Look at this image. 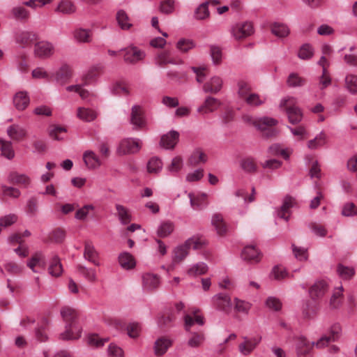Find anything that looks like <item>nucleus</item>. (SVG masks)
I'll list each match as a JSON object with an SVG mask.
<instances>
[{"label":"nucleus","instance_id":"nucleus-1","mask_svg":"<svg viewBox=\"0 0 357 357\" xmlns=\"http://www.w3.org/2000/svg\"><path fill=\"white\" fill-rule=\"evenodd\" d=\"M342 328L339 324H335L331 326L329 330V334L323 335L317 342L311 344L304 337H299L296 340V350L298 355H305L308 354L313 345L317 348H323L328 345L331 342L336 341L340 335Z\"/></svg>","mask_w":357,"mask_h":357},{"label":"nucleus","instance_id":"nucleus-2","mask_svg":"<svg viewBox=\"0 0 357 357\" xmlns=\"http://www.w3.org/2000/svg\"><path fill=\"white\" fill-rule=\"evenodd\" d=\"M61 315L65 322V331L60 334V339L70 340L79 338L82 328L78 323L77 311L72 307L65 306L61 310Z\"/></svg>","mask_w":357,"mask_h":357},{"label":"nucleus","instance_id":"nucleus-3","mask_svg":"<svg viewBox=\"0 0 357 357\" xmlns=\"http://www.w3.org/2000/svg\"><path fill=\"white\" fill-rule=\"evenodd\" d=\"M295 103L296 100L293 97L284 98L280 103V107L285 109L289 121L292 124L299 123L303 118L301 109L295 106Z\"/></svg>","mask_w":357,"mask_h":357},{"label":"nucleus","instance_id":"nucleus-4","mask_svg":"<svg viewBox=\"0 0 357 357\" xmlns=\"http://www.w3.org/2000/svg\"><path fill=\"white\" fill-rule=\"evenodd\" d=\"M141 149V141L137 138H126L122 139L116 149L119 155H130L139 152Z\"/></svg>","mask_w":357,"mask_h":357},{"label":"nucleus","instance_id":"nucleus-5","mask_svg":"<svg viewBox=\"0 0 357 357\" xmlns=\"http://www.w3.org/2000/svg\"><path fill=\"white\" fill-rule=\"evenodd\" d=\"M254 32L253 25L250 22H239L234 25L231 33L236 40H243Z\"/></svg>","mask_w":357,"mask_h":357},{"label":"nucleus","instance_id":"nucleus-6","mask_svg":"<svg viewBox=\"0 0 357 357\" xmlns=\"http://www.w3.org/2000/svg\"><path fill=\"white\" fill-rule=\"evenodd\" d=\"M121 51L125 52V54L123 56L124 61L130 64H135L137 62L142 61L146 56V53L135 46H130L125 49H122Z\"/></svg>","mask_w":357,"mask_h":357},{"label":"nucleus","instance_id":"nucleus-7","mask_svg":"<svg viewBox=\"0 0 357 357\" xmlns=\"http://www.w3.org/2000/svg\"><path fill=\"white\" fill-rule=\"evenodd\" d=\"M215 307L226 314H229L232 308V303L229 295L220 293L213 297Z\"/></svg>","mask_w":357,"mask_h":357},{"label":"nucleus","instance_id":"nucleus-8","mask_svg":"<svg viewBox=\"0 0 357 357\" xmlns=\"http://www.w3.org/2000/svg\"><path fill=\"white\" fill-rule=\"evenodd\" d=\"M54 53V46L48 41H40L34 45V54L40 59H47Z\"/></svg>","mask_w":357,"mask_h":357},{"label":"nucleus","instance_id":"nucleus-9","mask_svg":"<svg viewBox=\"0 0 357 357\" xmlns=\"http://www.w3.org/2000/svg\"><path fill=\"white\" fill-rule=\"evenodd\" d=\"M130 123L135 126V129H142L146 126V120L143 116L140 106L134 105L131 109Z\"/></svg>","mask_w":357,"mask_h":357},{"label":"nucleus","instance_id":"nucleus-10","mask_svg":"<svg viewBox=\"0 0 357 357\" xmlns=\"http://www.w3.org/2000/svg\"><path fill=\"white\" fill-rule=\"evenodd\" d=\"M261 337L248 338L243 337V342L238 346L239 351L245 356L249 355L261 342Z\"/></svg>","mask_w":357,"mask_h":357},{"label":"nucleus","instance_id":"nucleus-11","mask_svg":"<svg viewBox=\"0 0 357 357\" xmlns=\"http://www.w3.org/2000/svg\"><path fill=\"white\" fill-rule=\"evenodd\" d=\"M243 120L245 123L252 125L258 128H263L264 125H276L278 121L271 117H263L260 119H254L249 115H244Z\"/></svg>","mask_w":357,"mask_h":357},{"label":"nucleus","instance_id":"nucleus-12","mask_svg":"<svg viewBox=\"0 0 357 357\" xmlns=\"http://www.w3.org/2000/svg\"><path fill=\"white\" fill-rule=\"evenodd\" d=\"M155 64L159 67L164 68L167 64L176 65L180 62H177L172 56L169 50H164L159 52L154 59Z\"/></svg>","mask_w":357,"mask_h":357},{"label":"nucleus","instance_id":"nucleus-13","mask_svg":"<svg viewBox=\"0 0 357 357\" xmlns=\"http://www.w3.org/2000/svg\"><path fill=\"white\" fill-rule=\"evenodd\" d=\"M179 133L176 130H171L163 135L160 139V146L166 149H173L178 142Z\"/></svg>","mask_w":357,"mask_h":357},{"label":"nucleus","instance_id":"nucleus-14","mask_svg":"<svg viewBox=\"0 0 357 357\" xmlns=\"http://www.w3.org/2000/svg\"><path fill=\"white\" fill-rule=\"evenodd\" d=\"M221 105L220 101L212 96H208L203 104L197 108V112L202 114L213 112Z\"/></svg>","mask_w":357,"mask_h":357},{"label":"nucleus","instance_id":"nucleus-15","mask_svg":"<svg viewBox=\"0 0 357 357\" xmlns=\"http://www.w3.org/2000/svg\"><path fill=\"white\" fill-rule=\"evenodd\" d=\"M10 17L22 22H26L30 17V12L24 7L20 5L13 7L10 10Z\"/></svg>","mask_w":357,"mask_h":357},{"label":"nucleus","instance_id":"nucleus-16","mask_svg":"<svg viewBox=\"0 0 357 357\" xmlns=\"http://www.w3.org/2000/svg\"><path fill=\"white\" fill-rule=\"evenodd\" d=\"M296 204L295 199L291 196L287 195L284 200L282 205L278 211V215L282 219L287 221L289 218V210Z\"/></svg>","mask_w":357,"mask_h":357},{"label":"nucleus","instance_id":"nucleus-17","mask_svg":"<svg viewBox=\"0 0 357 357\" xmlns=\"http://www.w3.org/2000/svg\"><path fill=\"white\" fill-rule=\"evenodd\" d=\"M241 257L243 260L250 262L257 263L260 261V253L254 245L245 246L242 252Z\"/></svg>","mask_w":357,"mask_h":357},{"label":"nucleus","instance_id":"nucleus-18","mask_svg":"<svg viewBox=\"0 0 357 357\" xmlns=\"http://www.w3.org/2000/svg\"><path fill=\"white\" fill-rule=\"evenodd\" d=\"M142 284L146 290H153L158 287L160 284V278L156 274L150 273H144L142 275Z\"/></svg>","mask_w":357,"mask_h":357},{"label":"nucleus","instance_id":"nucleus-19","mask_svg":"<svg viewBox=\"0 0 357 357\" xmlns=\"http://www.w3.org/2000/svg\"><path fill=\"white\" fill-rule=\"evenodd\" d=\"M328 290V284L324 280L316 282L310 289V295L312 299L320 298Z\"/></svg>","mask_w":357,"mask_h":357},{"label":"nucleus","instance_id":"nucleus-20","mask_svg":"<svg viewBox=\"0 0 357 357\" xmlns=\"http://www.w3.org/2000/svg\"><path fill=\"white\" fill-rule=\"evenodd\" d=\"M222 80L220 77L214 76L203 85V91L205 93L213 94L218 93L222 89Z\"/></svg>","mask_w":357,"mask_h":357},{"label":"nucleus","instance_id":"nucleus-21","mask_svg":"<svg viewBox=\"0 0 357 357\" xmlns=\"http://www.w3.org/2000/svg\"><path fill=\"white\" fill-rule=\"evenodd\" d=\"M8 135L13 140L20 141L26 137V130L17 124H13L7 129Z\"/></svg>","mask_w":357,"mask_h":357},{"label":"nucleus","instance_id":"nucleus-22","mask_svg":"<svg viewBox=\"0 0 357 357\" xmlns=\"http://www.w3.org/2000/svg\"><path fill=\"white\" fill-rule=\"evenodd\" d=\"M98 254L96 250L91 242L86 241L84 243V257L85 259L91 262L96 266H99L100 264L98 261Z\"/></svg>","mask_w":357,"mask_h":357},{"label":"nucleus","instance_id":"nucleus-23","mask_svg":"<svg viewBox=\"0 0 357 357\" xmlns=\"http://www.w3.org/2000/svg\"><path fill=\"white\" fill-rule=\"evenodd\" d=\"M83 160L89 169H94L101 165V161L98 155L92 151H86L83 154Z\"/></svg>","mask_w":357,"mask_h":357},{"label":"nucleus","instance_id":"nucleus-24","mask_svg":"<svg viewBox=\"0 0 357 357\" xmlns=\"http://www.w3.org/2000/svg\"><path fill=\"white\" fill-rule=\"evenodd\" d=\"M38 39V35L33 31H22L16 37V42L23 47L31 45Z\"/></svg>","mask_w":357,"mask_h":357},{"label":"nucleus","instance_id":"nucleus-25","mask_svg":"<svg viewBox=\"0 0 357 357\" xmlns=\"http://www.w3.org/2000/svg\"><path fill=\"white\" fill-rule=\"evenodd\" d=\"M29 97L25 91L17 92L13 97V103L18 110L25 109L29 104Z\"/></svg>","mask_w":357,"mask_h":357},{"label":"nucleus","instance_id":"nucleus-26","mask_svg":"<svg viewBox=\"0 0 357 357\" xmlns=\"http://www.w3.org/2000/svg\"><path fill=\"white\" fill-rule=\"evenodd\" d=\"M27 266L33 272H38L35 270L36 266L45 269L46 266L45 256L41 252L35 253L27 262Z\"/></svg>","mask_w":357,"mask_h":357},{"label":"nucleus","instance_id":"nucleus-27","mask_svg":"<svg viewBox=\"0 0 357 357\" xmlns=\"http://www.w3.org/2000/svg\"><path fill=\"white\" fill-rule=\"evenodd\" d=\"M116 215L122 225H128L132 220V216L129 210L124 206L116 204L115 205Z\"/></svg>","mask_w":357,"mask_h":357},{"label":"nucleus","instance_id":"nucleus-28","mask_svg":"<svg viewBox=\"0 0 357 357\" xmlns=\"http://www.w3.org/2000/svg\"><path fill=\"white\" fill-rule=\"evenodd\" d=\"M49 273L53 277H59L63 272V267L58 256L54 255L50 261Z\"/></svg>","mask_w":357,"mask_h":357},{"label":"nucleus","instance_id":"nucleus-29","mask_svg":"<svg viewBox=\"0 0 357 357\" xmlns=\"http://www.w3.org/2000/svg\"><path fill=\"white\" fill-rule=\"evenodd\" d=\"M207 161V155L200 149H195L188 159V163L192 166H197Z\"/></svg>","mask_w":357,"mask_h":357},{"label":"nucleus","instance_id":"nucleus-30","mask_svg":"<svg viewBox=\"0 0 357 357\" xmlns=\"http://www.w3.org/2000/svg\"><path fill=\"white\" fill-rule=\"evenodd\" d=\"M172 345V341L165 337H161L155 342V354L157 356L163 355L168 348Z\"/></svg>","mask_w":357,"mask_h":357},{"label":"nucleus","instance_id":"nucleus-31","mask_svg":"<svg viewBox=\"0 0 357 357\" xmlns=\"http://www.w3.org/2000/svg\"><path fill=\"white\" fill-rule=\"evenodd\" d=\"M74 38L79 43H88L91 40V31L86 29H77L73 32Z\"/></svg>","mask_w":357,"mask_h":357},{"label":"nucleus","instance_id":"nucleus-32","mask_svg":"<svg viewBox=\"0 0 357 357\" xmlns=\"http://www.w3.org/2000/svg\"><path fill=\"white\" fill-rule=\"evenodd\" d=\"M208 1L201 3L194 12V17L197 20H204L209 17Z\"/></svg>","mask_w":357,"mask_h":357},{"label":"nucleus","instance_id":"nucleus-33","mask_svg":"<svg viewBox=\"0 0 357 357\" xmlns=\"http://www.w3.org/2000/svg\"><path fill=\"white\" fill-rule=\"evenodd\" d=\"M212 225L215 227L219 235H224L227 232V225L220 214H215L212 217Z\"/></svg>","mask_w":357,"mask_h":357},{"label":"nucleus","instance_id":"nucleus-34","mask_svg":"<svg viewBox=\"0 0 357 357\" xmlns=\"http://www.w3.org/2000/svg\"><path fill=\"white\" fill-rule=\"evenodd\" d=\"M119 262L125 269H131L135 266V259L129 252L121 253L119 257Z\"/></svg>","mask_w":357,"mask_h":357},{"label":"nucleus","instance_id":"nucleus-35","mask_svg":"<svg viewBox=\"0 0 357 357\" xmlns=\"http://www.w3.org/2000/svg\"><path fill=\"white\" fill-rule=\"evenodd\" d=\"M174 229V225L171 221L162 222L157 229V235L160 238H166L169 236Z\"/></svg>","mask_w":357,"mask_h":357},{"label":"nucleus","instance_id":"nucleus-36","mask_svg":"<svg viewBox=\"0 0 357 357\" xmlns=\"http://www.w3.org/2000/svg\"><path fill=\"white\" fill-rule=\"evenodd\" d=\"M188 197L190 198L191 207L194 210H201L206 206V203L205 202L206 195L204 194L202 196L195 197L192 193H189Z\"/></svg>","mask_w":357,"mask_h":357},{"label":"nucleus","instance_id":"nucleus-37","mask_svg":"<svg viewBox=\"0 0 357 357\" xmlns=\"http://www.w3.org/2000/svg\"><path fill=\"white\" fill-rule=\"evenodd\" d=\"M337 273L343 280H350L355 274V270L351 266H347L342 264H338L337 266Z\"/></svg>","mask_w":357,"mask_h":357},{"label":"nucleus","instance_id":"nucleus-38","mask_svg":"<svg viewBox=\"0 0 357 357\" xmlns=\"http://www.w3.org/2000/svg\"><path fill=\"white\" fill-rule=\"evenodd\" d=\"M77 116L82 121H92L96 118L97 114L93 109L84 107H79L77 109Z\"/></svg>","mask_w":357,"mask_h":357},{"label":"nucleus","instance_id":"nucleus-39","mask_svg":"<svg viewBox=\"0 0 357 357\" xmlns=\"http://www.w3.org/2000/svg\"><path fill=\"white\" fill-rule=\"evenodd\" d=\"M117 22L123 30H128L132 26V23L130 22V18L124 10H119L116 13Z\"/></svg>","mask_w":357,"mask_h":357},{"label":"nucleus","instance_id":"nucleus-40","mask_svg":"<svg viewBox=\"0 0 357 357\" xmlns=\"http://www.w3.org/2000/svg\"><path fill=\"white\" fill-rule=\"evenodd\" d=\"M326 143V135L324 132H321L314 139L307 142V146L310 149H316L323 146Z\"/></svg>","mask_w":357,"mask_h":357},{"label":"nucleus","instance_id":"nucleus-41","mask_svg":"<svg viewBox=\"0 0 357 357\" xmlns=\"http://www.w3.org/2000/svg\"><path fill=\"white\" fill-rule=\"evenodd\" d=\"M8 180L13 184L24 185L25 186L30 183V178L25 174H20L17 172H12L8 176Z\"/></svg>","mask_w":357,"mask_h":357},{"label":"nucleus","instance_id":"nucleus-42","mask_svg":"<svg viewBox=\"0 0 357 357\" xmlns=\"http://www.w3.org/2000/svg\"><path fill=\"white\" fill-rule=\"evenodd\" d=\"M271 32L277 37L284 38L289 35V29L285 24L275 22L271 26Z\"/></svg>","mask_w":357,"mask_h":357},{"label":"nucleus","instance_id":"nucleus-43","mask_svg":"<svg viewBox=\"0 0 357 357\" xmlns=\"http://www.w3.org/2000/svg\"><path fill=\"white\" fill-rule=\"evenodd\" d=\"M162 168L161 160L157 157L151 158L147 163V170L151 174H158Z\"/></svg>","mask_w":357,"mask_h":357},{"label":"nucleus","instance_id":"nucleus-44","mask_svg":"<svg viewBox=\"0 0 357 357\" xmlns=\"http://www.w3.org/2000/svg\"><path fill=\"white\" fill-rule=\"evenodd\" d=\"M159 11L165 15L172 14L175 9V1L162 0L159 3Z\"/></svg>","mask_w":357,"mask_h":357},{"label":"nucleus","instance_id":"nucleus-45","mask_svg":"<svg viewBox=\"0 0 357 357\" xmlns=\"http://www.w3.org/2000/svg\"><path fill=\"white\" fill-rule=\"evenodd\" d=\"M185 243V246H188L189 249L193 248L194 250H199L205 245L206 241L201 237L192 236L188 238Z\"/></svg>","mask_w":357,"mask_h":357},{"label":"nucleus","instance_id":"nucleus-46","mask_svg":"<svg viewBox=\"0 0 357 357\" xmlns=\"http://www.w3.org/2000/svg\"><path fill=\"white\" fill-rule=\"evenodd\" d=\"M345 86L352 94H357V75L349 74L345 77Z\"/></svg>","mask_w":357,"mask_h":357},{"label":"nucleus","instance_id":"nucleus-47","mask_svg":"<svg viewBox=\"0 0 357 357\" xmlns=\"http://www.w3.org/2000/svg\"><path fill=\"white\" fill-rule=\"evenodd\" d=\"M71 77V71L68 66H62L56 74V79L63 84Z\"/></svg>","mask_w":357,"mask_h":357},{"label":"nucleus","instance_id":"nucleus-48","mask_svg":"<svg viewBox=\"0 0 357 357\" xmlns=\"http://www.w3.org/2000/svg\"><path fill=\"white\" fill-rule=\"evenodd\" d=\"M1 153L8 159H12L14 155V151L10 142L4 141L0 138Z\"/></svg>","mask_w":357,"mask_h":357},{"label":"nucleus","instance_id":"nucleus-49","mask_svg":"<svg viewBox=\"0 0 357 357\" xmlns=\"http://www.w3.org/2000/svg\"><path fill=\"white\" fill-rule=\"evenodd\" d=\"M189 248L185 246V243L179 245L174 249V261L175 262H180L183 260L188 254Z\"/></svg>","mask_w":357,"mask_h":357},{"label":"nucleus","instance_id":"nucleus-50","mask_svg":"<svg viewBox=\"0 0 357 357\" xmlns=\"http://www.w3.org/2000/svg\"><path fill=\"white\" fill-rule=\"evenodd\" d=\"M56 10L64 14H71L75 12V7L70 1L63 0L58 5Z\"/></svg>","mask_w":357,"mask_h":357},{"label":"nucleus","instance_id":"nucleus-51","mask_svg":"<svg viewBox=\"0 0 357 357\" xmlns=\"http://www.w3.org/2000/svg\"><path fill=\"white\" fill-rule=\"evenodd\" d=\"M208 267L206 264L201 262L194 265L188 271V273L191 276L203 275L206 273Z\"/></svg>","mask_w":357,"mask_h":357},{"label":"nucleus","instance_id":"nucleus-52","mask_svg":"<svg viewBox=\"0 0 357 357\" xmlns=\"http://www.w3.org/2000/svg\"><path fill=\"white\" fill-rule=\"evenodd\" d=\"M251 307V304L247 301L236 298L234 299V310L238 312L248 314Z\"/></svg>","mask_w":357,"mask_h":357},{"label":"nucleus","instance_id":"nucleus-53","mask_svg":"<svg viewBox=\"0 0 357 357\" xmlns=\"http://www.w3.org/2000/svg\"><path fill=\"white\" fill-rule=\"evenodd\" d=\"M195 47V43L192 40L182 38L176 43V48L181 52H187Z\"/></svg>","mask_w":357,"mask_h":357},{"label":"nucleus","instance_id":"nucleus-54","mask_svg":"<svg viewBox=\"0 0 357 357\" xmlns=\"http://www.w3.org/2000/svg\"><path fill=\"white\" fill-rule=\"evenodd\" d=\"M176 317L172 312L165 313L158 318V324L160 327L168 326L175 320Z\"/></svg>","mask_w":357,"mask_h":357},{"label":"nucleus","instance_id":"nucleus-55","mask_svg":"<svg viewBox=\"0 0 357 357\" xmlns=\"http://www.w3.org/2000/svg\"><path fill=\"white\" fill-rule=\"evenodd\" d=\"M241 168L246 172L252 173L257 171V165L252 158H247L241 160Z\"/></svg>","mask_w":357,"mask_h":357},{"label":"nucleus","instance_id":"nucleus-56","mask_svg":"<svg viewBox=\"0 0 357 357\" xmlns=\"http://www.w3.org/2000/svg\"><path fill=\"white\" fill-rule=\"evenodd\" d=\"M287 84L291 87L301 86L305 84V79L296 73H291L287 80Z\"/></svg>","mask_w":357,"mask_h":357},{"label":"nucleus","instance_id":"nucleus-57","mask_svg":"<svg viewBox=\"0 0 357 357\" xmlns=\"http://www.w3.org/2000/svg\"><path fill=\"white\" fill-rule=\"evenodd\" d=\"M291 247L294 255L297 259L300 261H305L307 259V249L302 247H297L294 244H292Z\"/></svg>","mask_w":357,"mask_h":357},{"label":"nucleus","instance_id":"nucleus-58","mask_svg":"<svg viewBox=\"0 0 357 357\" xmlns=\"http://www.w3.org/2000/svg\"><path fill=\"white\" fill-rule=\"evenodd\" d=\"M204 336L202 333H194L188 340V344L190 347H198L204 342Z\"/></svg>","mask_w":357,"mask_h":357},{"label":"nucleus","instance_id":"nucleus-59","mask_svg":"<svg viewBox=\"0 0 357 357\" xmlns=\"http://www.w3.org/2000/svg\"><path fill=\"white\" fill-rule=\"evenodd\" d=\"M79 272L90 282L96 281V273L94 269L87 268L82 266H78Z\"/></svg>","mask_w":357,"mask_h":357},{"label":"nucleus","instance_id":"nucleus-60","mask_svg":"<svg viewBox=\"0 0 357 357\" xmlns=\"http://www.w3.org/2000/svg\"><path fill=\"white\" fill-rule=\"evenodd\" d=\"M275 125H264L263 128H258L262 132V135L265 138H271L277 136L278 131L273 128Z\"/></svg>","mask_w":357,"mask_h":357},{"label":"nucleus","instance_id":"nucleus-61","mask_svg":"<svg viewBox=\"0 0 357 357\" xmlns=\"http://www.w3.org/2000/svg\"><path fill=\"white\" fill-rule=\"evenodd\" d=\"M313 55V50L312 47L308 44H305L301 46L298 52V57L301 59H309Z\"/></svg>","mask_w":357,"mask_h":357},{"label":"nucleus","instance_id":"nucleus-62","mask_svg":"<svg viewBox=\"0 0 357 357\" xmlns=\"http://www.w3.org/2000/svg\"><path fill=\"white\" fill-rule=\"evenodd\" d=\"M108 341L107 338H100L96 334L90 335L88 337V343L91 346L96 347H100L104 345V344Z\"/></svg>","mask_w":357,"mask_h":357},{"label":"nucleus","instance_id":"nucleus-63","mask_svg":"<svg viewBox=\"0 0 357 357\" xmlns=\"http://www.w3.org/2000/svg\"><path fill=\"white\" fill-rule=\"evenodd\" d=\"M309 228L314 233L315 235L324 237L327 234L326 229L321 225L316 222H312L309 225Z\"/></svg>","mask_w":357,"mask_h":357},{"label":"nucleus","instance_id":"nucleus-64","mask_svg":"<svg viewBox=\"0 0 357 357\" xmlns=\"http://www.w3.org/2000/svg\"><path fill=\"white\" fill-rule=\"evenodd\" d=\"M238 95L241 98H245L249 95V92L251 90L250 84L243 80H241L238 82Z\"/></svg>","mask_w":357,"mask_h":357}]
</instances>
